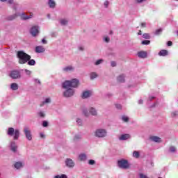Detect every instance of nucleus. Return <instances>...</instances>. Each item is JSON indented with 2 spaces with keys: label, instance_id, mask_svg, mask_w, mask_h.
Returning <instances> with one entry per match:
<instances>
[{
  "label": "nucleus",
  "instance_id": "680f3d73",
  "mask_svg": "<svg viewBox=\"0 0 178 178\" xmlns=\"http://www.w3.org/2000/svg\"><path fill=\"white\" fill-rule=\"evenodd\" d=\"M42 42L43 44H47V40H46L45 39L43 38V39L42 40Z\"/></svg>",
  "mask_w": 178,
  "mask_h": 178
},
{
  "label": "nucleus",
  "instance_id": "c85d7f7f",
  "mask_svg": "<svg viewBox=\"0 0 178 178\" xmlns=\"http://www.w3.org/2000/svg\"><path fill=\"white\" fill-rule=\"evenodd\" d=\"M168 55V51L167 50H161L159 52V56H166Z\"/></svg>",
  "mask_w": 178,
  "mask_h": 178
},
{
  "label": "nucleus",
  "instance_id": "7c9ffc66",
  "mask_svg": "<svg viewBox=\"0 0 178 178\" xmlns=\"http://www.w3.org/2000/svg\"><path fill=\"white\" fill-rule=\"evenodd\" d=\"M38 115L39 118H44L45 117V112L40 111L39 112H38Z\"/></svg>",
  "mask_w": 178,
  "mask_h": 178
},
{
  "label": "nucleus",
  "instance_id": "bb28decb",
  "mask_svg": "<svg viewBox=\"0 0 178 178\" xmlns=\"http://www.w3.org/2000/svg\"><path fill=\"white\" fill-rule=\"evenodd\" d=\"M117 80L119 83H124V74H121L118 76Z\"/></svg>",
  "mask_w": 178,
  "mask_h": 178
},
{
  "label": "nucleus",
  "instance_id": "3c124183",
  "mask_svg": "<svg viewBox=\"0 0 178 178\" xmlns=\"http://www.w3.org/2000/svg\"><path fill=\"white\" fill-rule=\"evenodd\" d=\"M115 108L117 109H122V104H115Z\"/></svg>",
  "mask_w": 178,
  "mask_h": 178
},
{
  "label": "nucleus",
  "instance_id": "ddd939ff",
  "mask_svg": "<svg viewBox=\"0 0 178 178\" xmlns=\"http://www.w3.org/2000/svg\"><path fill=\"white\" fill-rule=\"evenodd\" d=\"M65 166H67V168H74V161H73L72 159H66Z\"/></svg>",
  "mask_w": 178,
  "mask_h": 178
},
{
  "label": "nucleus",
  "instance_id": "72a5a7b5",
  "mask_svg": "<svg viewBox=\"0 0 178 178\" xmlns=\"http://www.w3.org/2000/svg\"><path fill=\"white\" fill-rule=\"evenodd\" d=\"M97 77H98V75L97 74V73L92 72L90 74V79H91V80H94V79H97Z\"/></svg>",
  "mask_w": 178,
  "mask_h": 178
},
{
  "label": "nucleus",
  "instance_id": "6e6d98bb",
  "mask_svg": "<svg viewBox=\"0 0 178 178\" xmlns=\"http://www.w3.org/2000/svg\"><path fill=\"white\" fill-rule=\"evenodd\" d=\"M172 44H173V43L172 42V41H168V42H167L168 47H172Z\"/></svg>",
  "mask_w": 178,
  "mask_h": 178
},
{
  "label": "nucleus",
  "instance_id": "7ed1b4c3",
  "mask_svg": "<svg viewBox=\"0 0 178 178\" xmlns=\"http://www.w3.org/2000/svg\"><path fill=\"white\" fill-rule=\"evenodd\" d=\"M17 56L19 59V63L20 65H24L31 59V56L24 53L23 51H19L17 54Z\"/></svg>",
  "mask_w": 178,
  "mask_h": 178
},
{
  "label": "nucleus",
  "instance_id": "423d86ee",
  "mask_svg": "<svg viewBox=\"0 0 178 178\" xmlns=\"http://www.w3.org/2000/svg\"><path fill=\"white\" fill-rule=\"evenodd\" d=\"M117 166L120 168V169H130V163L129 161L124 159H120L117 161Z\"/></svg>",
  "mask_w": 178,
  "mask_h": 178
},
{
  "label": "nucleus",
  "instance_id": "0e129e2a",
  "mask_svg": "<svg viewBox=\"0 0 178 178\" xmlns=\"http://www.w3.org/2000/svg\"><path fill=\"white\" fill-rule=\"evenodd\" d=\"M51 36L52 37H56V35L55 33H52Z\"/></svg>",
  "mask_w": 178,
  "mask_h": 178
},
{
  "label": "nucleus",
  "instance_id": "393cba45",
  "mask_svg": "<svg viewBox=\"0 0 178 178\" xmlns=\"http://www.w3.org/2000/svg\"><path fill=\"white\" fill-rule=\"evenodd\" d=\"M51 97H47L44 99V101L42 102V104H40V106H44L45 104H51Z\"/></svg>",
  "mask_w": 178,
  "mask_h": 178
},
{
  "label": "nucleus",
  "instance_id": "20e7f679",
  "mask_svg": "<svg viewBox=\"0 0 178 178\" xmlns=\"http://www.w3.org/2000/svg\"><path fill=\"white\" fill-rule=\"evenodd\" d=\"M6 133L9 137H13V140H19V137H20V130L15 129L13 127L8 128Z\"/></svg>",
  "mask_w": 178,
  "mask_h": 178
},
{
  "label": "nucleus",
  "instance_id": "13d9d810",
  "mask_svg": "<svg viewBox=\"0 0 178 178\" xmlns=\"http://www.w3.org/2000/svg\"><path fill=\"white\" fill-rule=\"evenodd\" d=\"M79 51H84V47L83 46L79 47Z\"/></svg>",
  "mask_w": 178,
  "mask_h": 178
},
{
  "label": "nucleus",
  "instance_id": "37998d69",
  "mask_svg": "<svg viewBox=\"0 0 178 178\" xmlns=\"http://www.w3.org/2000/svg\"><path fill=\"white\" fill-rule=\"evenodd\" d=\"M139 178H149V177H148V176H147V175L145 174L140 173Z\"/></svg>",
  "mask_w": 178,
  "mask_h": 178
},
{
  "label": "nucleus",
  "instance_id": "09e8293b",
  "mask_svg": "<svg viewBox=\"0 0 178 178\" xmlns=\"http://www.w3.org/2000/svg\"><path fill=\"white\" fill-rule=\"evenodd\" d=\"M42 126L44 127H48V122L47 121H43L42 122Z\"/></svg>",
  "mask_w": 178,
  "mask_h": 178
},
{
  "label": "nucleus",
  "instance_id": "e2e57ef3",
  "mask_svg": "<svg viewBox=\"0 0 178 178\" xmlns=\"http://www.w3.org/2000/svg\"><path fill=\"white\" fill-rule=\"evenodd\" d=\"M143 34V32H141V31H139L138 32V35H141Z\"/></svg>",
  "mask_w": 178,
  "mask_h": 178
},
{
  "label": "nucleus",
  "instance_id": "aec40b11",
  "mask_svg": "<svg viewBox=\"0 0 178 178\" xmlns=\"http://www.w3.org/2000/svg\"><path fill=\"white\" fill-rule=\"evenodd\" d=\"M91 97V91L86 90L82 94V98L86 99Z\"/></svg>",
  "mask_w": 178,
  "mask_h": 178
},
{
  "label": "nucleus",
  "instance_id": "c03bdc74",
  "mask_svg": "<svg viewBox=\"0 0 178 178\" xmlns=\"http://www.w3.org/2000/svg\"><path fill=\"white\" fill-rule=\"evenodd\" d=\"M104 7L106 8H108L109 7V1H104Z\"/></svg>",
  "mask_w": 178,
  "mask_h": 178
},
{
  "label": "nucleus",
  "instance_id": "a18cd8bd",
  "mask_svg": "<svg viewBox=\"0 0 178 178\" xmlns=\"http://www.w3.org/2000/svg\"><path fill=\"white\" fill-rule=\"evenodd\" d=\"M104 41H105V42H109V41H111V39H109V37L105 36L104 38Z\"/></svg>",
  "mask_w": 178,
  "mask_h": 178
},
{
  "label": "nucleus",
  "instance_id": "49530a36",
  "mask_svg": "<svg viewBox=\"0 0 178 178\" xmlns=\"http://www.w3.org/2000/svg\"><path fill=\"white\" fill-rule=\"evenodd\" d=\"M88 164L89 165H95V161L92 159H90L88 161Z\"/></svg>",
  "mask_w": 178,
  "mask_h": 178
},
{
  "label": "nucleus",
  "instance_id": "c756f323",
  "mask_svg": "<svg viewBox=\"0 0 178 178\" xmlns=\"http://www.w3.org/2000/svg\"><path fill=\"white\" fill-rule=\"evenodd\" d=\"M122 122H124L125 123H127L130 120L129 119V117L126 115H122L121 118Z\"/></svg>",
  "mask_w": 178,
  "mask_h": 178
},
{
  "label": "nucleus",
  "instance_id": "f704fd0d",
  "mask_svg": "<svg viewBox=\"0 0 178 178\" xmlns=\"http://www.w3.org/2000/svg\"><path fill=\"white\" fill-rule=\"evenodd\" d=\"M169 151L170 152H171L172 154H175V152H176V147L175 146H171L169 148Z\"/></svg>",
  "mask_w": 178,
  "mask_h": 178
},
{
  "label": "nucleus",
  "instance_id": "2f4dec72",
  "mask_svg": "<svg viewBox=\"0 0 178 178\" xmlns=\"http://www.w3.org/2000/svg\"><path fill=\"white\" fill-rule=\"evenodd\" d=\"M133 156H134V158H136V159L140 158V152H138L137 151H134Z\"/></svg>",
  "mask_w": 178,
  "mask_h": 178
},
{
  "label": "nucleus",
  "instance_id": "774afa93",
  "mask_svg": "<svg viewBox=\"0 0 178 178\" xmlns=\"http://www.w3.org/2000/svg\"><path fill=\"white\" fill-rule=\"evenodd\" d=\"M48 17H49V15H48Z\"/></svg>",
  "mask_w": 178,
  "mask_h": 178
},
{
  "label": "nucleus",
  "instance_id": "5fc2aeb1",
  "mask_svg": "<svg viewBox=\"0 0 178 178\" xmlns=\"http://www.w3.org/2000/svg\"><path fill=\"white\" fill-rule=\"evenodd\" d=\"M141 27H143V28L147 27V23H145V22L141 23Z\"/></svg>",
  "mask_w": 178,
  "mask_h": 178
},
{
  "label": "nucleus",
  "instance_id": "a878e982",
  "mask_svg": "<svg viewBox=\"0 0 178 178\" xmlns=\"http://www.w3.org/2000/svg\"><path fill=\"white\" fill-rule=\"evenodd\" d=\"M14 167L15 168V169H20V168H23V163L20 161L16 162L14 164Z\"/></svg>",
  "mask_w": 178,
  "mask_h": 178
},
{
  "label": "nucleus",
  "instance_id": "6e6552de",
  "mask_svg": "<svg viewBox=\"0 0 178 178\" xmlns=\"http://www.w3.org/2000/svg\"><path fill=\"white\" fill-rule=\"evenodd\" d=\"M9 76L11 79H13L14 80L20 79V77H22L20 71H19L17 70H14L10 71Z\"/></svg>",
  "mask_w": 178,
  "mask_h": 178
},
{
  "label": "nucleus",
  "instance_id": "864d4df0",
  "mask_svg": "<svg viewBox=\"0 0 178 178\" xmlns=\"http://www.w3.org/2000/svg\"><path fill=\"white\" fill-rule=\"evenodd\" d=\"M111 65L112 67H115V66H116V62L111 61Z\"/></svg>",
  "mask_w": 178,
  "mask_h": 178
},
{
  "label": "nucleus",
  "instance_id": "338daca9",
  "mask_svg": "<svg viewBox=\"0 0 178 178\" xmlns=\"http://www.w3.org/2000/svg\"><path fill=\"white\" fill-rule=\"evenodd\" d=\"M159 178H162V177H159Z\"/></svg>",
  "mask_w": 178,
  "mask_h": 178
},
{
  "label": "nucleus",
  "instance_id": "4468645a",
  "mask_svg": "<svg viewBox=\"0 0 178 178\" xmlns=\"http://www.w3.org/2000/svg\"><path fill=\"white\" fill-rule=\"evenodd\" d=\"M78 158L81 162H86L87 161V154L86 153H81L79 154Z\"/></svg>",
  "mask_w": 178,
  "mask_h": 178
},
{
  "label": "nucleus",
  "instance_id": "f3484780",
  "mask_svg": "<svg viewBox=\"0 0 178 178\" xmlns=\"http://www.w3.org/2000/svg\"><path fill=\"white\" fill-rule=\"evenodd\" d=\"M10 149H11V151H13V152H16L17 151V145H16V142L11 141Z\"/></svg>",
  "mask_w": 178,
  "mask_h": 178
},
{
  "label": "nucleus",
  "instance_id": "473e14b6",
  "mask_svg": "<svg viewBox=\"0 0 178 178\" xmlns=\"http://www.w3.org/2000/svg\"><path fill=\"white\" fill-rule=\"evenodd\" d=\"M81 139V135L76 134L74 137V141H79V140Z\"/></svg>",
  "mask_w": 178,
  "mask_h": 178
},
{
  "label": "nucleus",
  "instance_id": "79ce46f5",
  "mask_svg": "<svg viewBox=\"0 0 178 178\" xmlns=\"http://www.w3.org/2000/svg\"><path fill=\"white\" fill-rule=\"evenodd\" d=\"M76 123H77V124H79V126H81V124H83V121L81 120V119L77 118Z\"/></svg>",
  "mask_w": 178,
  "mask_h": 178
},
{
  "label": "nucleus",
  "instance_id": "ea45409f",
  "mask_svg": "<svg viewBox=\"0 0 178 178\" xmlns=\"http://www.w3.org/2000/svg\"><path fill=\"white\" fill-rule=\"evenodd\" d=\"M102 62H104V59H99L97 60L95 63V65L96 66H98V65H101V63H102Z\"/></svg>",
  "mask_w": 178,
  "mask_h": 178
},
{
  "label": "nucleus",
  "instance_id": "4c0bfd02",
  "mask_svg": "<svg viewBox=\"0 0 178 178\" xmlns=\"http://www.w3.org/2000/svg\"><path fill=\"white\" fill-rule=\"evenodd\" d=\"M142 45H149L151 44V41L149 40H143L141 42Z\"/></svg>",
  "mask_w": 178,
  "mask_h": 178
},
{
  "label": "nucleus",
  "instance_id": "bf43d9fd",
  "mask_svg": "<svg viewBox=\"0 0 178 178\" xmlns=\"http://www.w3.org/2000/svg\"><path fill=\"white\" fill-rule=\"evenodd\" d=\"M155 99V97H154V96L149 97V101H151L152 99Z\"/></svg>",
  "mask_w": 178,
  "mask_h": 178
},
{
  "label": "nucleus",
  "instance_id": "4d7b16f0",
  "mask_svg": "<svg viewBox=\"0 0 178 178\" xmlns=\"http://www.w3.org/2000/svg\"><path fill=\"white\" fill-rule=\"evenodd\" d=\"M143 99H139L138 102V104L139 105H143Z\"/></svg>",
  "mask_w": 178,
  "mask_h": 178
},
{
  "label": "nucleus",
  "instance_id": "e433bc0d",
  "mask_svg": "<svg viewBox=\"0 0 178 178\" xmlns=\"http://www.w3.org/2000/svg\"><path fill=\"white\" fill-rule=\"evenodd\" d=\"M163 30L162 29H156L154 32L155 35H159L162 33Z\"/></svg>",
  "mask_w": 178,
  "mask_h": 178
},
{
  "label": "nucleus",
  "instance_id": "39448f33",
  "mask_svg": "<svg viewBox=\"0 0 178 178\" xmlns=\"http://www.w3.org/2000/svg\"><path fill=\"white\" fill-rule=\"evenodd\" d=\"M108 136V131L104 128H99L95 131V136L97 138H105Z\"/></svg>",
  "mask_w": 178,
  "mask_h": 178
},
{
  "label": "nucleus",
  "instance_id": "8fccbe9b",
  "mask_svg": "<svg viewBox=\"0 0 178 178\" xmlns=\"http://www.w3.org/2000/svg\"><path fill=\"white\" fill-rule=\"evenodd\" d=\"M25 73L27 76H31V71L29 70H25Z\"/></svg>",
  "mask_w": 178,
  "mask_h": 178
},
{
  "label": "nucleus",
  "instance_id": "9b49d317",
  "mask_svg": "<svg viewBox=\"0 0 178 178\" xmlns=\"http://www.w3.org/2000/svg\"><path fill=\"white\" fill-rule=\"evenodd\" d=\"M30 33L33 37H35L38 33H40V26H33L31 27Z\"/></svg>",
  "mask_w": 178,
  "mask_h": 178
},
{
  "label": "nucleus",
  "instance_id": "6ab92c4d",
  "mask_svg": "<svg viewBox=\"0 0 178 178\" xmlns=\"http://www.w3.org/2000/svg\"><path fill=\"white\" fill-rule=\"evenodd\" d=\"M130 138L129 134H122L119 137L120 141H125V140H129Z\"/></svg>",
  "mask_w": 178,
  "mask_h": 178
},
{
  "label": "nucleus",
  "instance_id": "052dcab7",
  "mask_svg": "<svg viewBox=\"0 0 178 178\" xmlns=\"http://www.w3.org/2000/svg\"><path fill=\"white\" fill-rule=\"evenodd\" d=\"M138 3H142V2H144L145 0H136Z\"/></svg>",
  "mask_w": 178,
  "mask_h": 178
},
{
  "label": "nucleus",
  "instance_id": "a211bd4d",
  "mask_svg": "<svg viewBox=\"0 0 178 178\" xmlns=\"http://www.w3.org/2000/svg\"><path fill=\"white\" fill-rule=\"evenodd\" d=\"M138 58H142V59H145L147 56V51H141L138 52Z\"/></svg>",
  "mask_w": 178,
  "mask_h": 178
},
{
  "label": "nucleus",
  "instance_id": "f257e3e1",
  "mask_svg": "<svg viewBox=\"0 0 178 178\" xmlns=\"http://www.w3.org/2000/svg\"><path fill=\"white\" fill-rule=\"evenodd\" d=\"M80 81L77 79H73L70 81H65L62 83L63 88H77Z\"/></svg>",
  "mask_w": 178,
  "mask_h": 178
},
{
  "label": "nucleus",
  "instance_id": "f8f14e48",
  "mask_svg": "<svg viewBox=\"0 0 178 178\" xmlns=\"http://www.w3.org/2000/svg\"><path fill=\"white\" fill-rule=\"evenodd\" d=\"M0 2H8L10 5H13V9L17 10V3L15 2L14 0H0Z\"/></svg>",
  "mask_w": 178,
  "mask_h": 178
},
{
  "label": "nucleus",
  "instance_id": "c9c22d12",
  "mask_svg": "<svg viewBox=\"0 0 178 178\" xmlns=\"http://www.w3.org/2000/svg\"><path fill=\"white\" fill-rule=\"evenodd\" d=\"M143 38H145V40H149V38H151V36L149 35V33H144L143 35Z\"/></svg>",
  "mask_w": 178,
  "mask_h": 178
},
{
  "label": "nucleus",
  "instance_id": "dca6fc26",
  "mask_svg": "<svg viewBox=\"0 0 178 178\" xmlns=\"http://www.w3.org/2000/svg\"><path fill=\"white\" fill-rule=\"evenodd\" d=\"M35 52L36 54H43V52H45V48L42 46H37L35 49Z\"/></svg>",
  "mask_w": 178,
  "mask_h": 178
},
{
  "label": "nucleus",
  "instance_id": "f03ea898",
  "mask_svg": "<svg viewBox=\"0 0 178 178\" xmlns=\"http://www.w3.org/2000/svg\"><path fill=\"white\" fill-rule=\"evenodd\" d=\"M20 17L22 20H29L30 19H33V14L31 13L29 15H26L24 13H16L13 15H10L7 17V20H15L17 17Z\"/></svg>",
  "mask_w": 178,
  "mask_h": 178
},
{
  "label": "nucleus",
  "instance_id": "cd10ccee",
  "mask_svg": "<svg viewBox=\"0 0 178 178\" xmlns=\"http://www.w3.org/2000/svg\"><path fill=\"white\" fill-rule=\"evenodd\" d=\"M29 66H35V60L30 58L27 63Z\"/></svg>",
  "mask_w": 178,
  "mask_h": 178
},
{
  "label": "nucleus",
  "instance_id": "de8ad7c7",
  "mask_svg": "<svg viewBox=\"0 0 178 178\" xmlns=\"http://www.w3.org/2000/svg\"><path fill=\"white\" fill-rule=\"evenodd\" d=\"M172 118H176L177 116V111H174L171 113Z\"/></svg>",
  "mask_w": 178,
  "mask_h": 178
},
{
  "label": "nucleus",
  "instance_id": "9d476101",
  "mask_svg": "<svg viewBox=\"0 0 178 178\" xmlns=\"http://www.w3.org/2000/svg\"><path fill=\"white\" fill-rule=\"evenodd\" d=\"M24 134L26 139L29 141H31L33 140V135L31 134V131L28 127L24 128Z\"/></svg>",
  "mask_w": 178,
  "mask_h": 178
},
{
  "label": "nucleus",
  "instance_id": "4be33fe9",
  "mask_svg": "<svg viewBox=\"0 0 178 178\" xmlns=\"http://www.w3.org/2000/svg\"><path fill=\"white\" fill-rule=\"evenodd\" d=\"M67 23H69V19H67V18H63L60 19V24H61V26H66Z\"/></svg>",
  "mask_w": 178,
  "mask_h": 178
},
{
  "label": "nucleus",
  "instance_id": "1a4fd4ad",
  "mask_svg": "<svg viewBox=\"0 0 178 178\" xmlns=\"http://www.w3.org/2000/svg\"><path fill=\"white\" fill-rule=\"evenodd\" d=\"M65 91L63 92V97L65 98H70V97H73L74 95V90L71 88H64Z\"/></svg>",
  "mask_w": 178,
  "mask_h": 178
},
{
  "label": "nucleus",
  "instance_id": "0eeeda50",
  "mask_svg": "<svg viewBox=\"0 0 178 178\" xmlns=\"http://www.w3.org/2000/svg\"><path fill=\"white\" fill-rule=\"evenodd\" d=\"M82 112L84 116H86V118H88V116H90V115H92V116H97V115H98V113L97 112V109H95V108L94 107H90L89 108V112L87 108H83Z\"/></svg>",
  "mask_w": 178,
  "mask_h": 178
},
{
  "label": "nucleus",
  "instance_id": "69168bd1",
  "mask_svg": "<svg viewBox=\"0 0 178 178\" xmlns=\"http://www.w3.org/2000/svg\"><path fill=\"white\" fill-rule=\"evenodd\" d=\"M110 34H112V31H110Z\"/></svg>",
  "mask_w": 178,
  "mask_h": 178
},
{
  "label": "nucleus",
  "instance_id": "58836bf2",
  "mask_svg": "<svg viewBox=\"0 0 178 178\" xmlns=\"http://www.w3.org/2000/svg\"><path fill=\"white\" fill-rule=\"evenodd\" d=\"M54 178H67V175L63 174L61 175H56Z\"/></svg>",
  "mask_w": 178,
  "mask_h": 178
},
{
  "label": "nucleus",
  "instance_id": "2eb2a0df",
  "mask_svg": "<svg viewBox=\"0 0 178 178\" xmlns=\"http://www.w3.org/2000/svg\"><path fill=\"white\" fill-rule=\"evenodd\" d=\"M63 72H64V73H67L69 72H73V70H74V67L72 65H68L66 67H64L62 69Z\"/></svg>",
  "mask_w": 178,
  "mask_h": 178
},
{
  "label": "nucleus",
  "instance_id": "412c9836",
  "mask_svg": "<svg viewBox=\"0 0 178 178\" xmlns=\"http://www.w3.org/2000/svg\"><path fill=\"white\" fill-rule=\"evenodd\" d=\"M48 5L49 8H51V9H54V8L56 6V3H55V1L54 0H49Z\"/></svg>",
  "mask_w": 178,
  "mask_h": 178
},
{
  "label": "nucleus",
  "instance_id": "5701e85b",
  "mask_svg": "<svg viewBox=\"0 0 178 178\" xmlns=\"http://www.w3.org/2000/svg\"><path fill=\"white\" fill-rule=\"evenodd\" d=\"M10 88L13 91H16L17 90H19V85L16 83H13L10 85Z\"/></svg>",
  "mask_w": 178,
  "mask_h": 178
},
{
  "label": "nucleus",
  "instance_id": "603ef678",
  "mask_svg": "<svg viewBox=\"0 0 178 178\" xmlns=\"http://www.w3.org/2000/svg\"><path fill=\"white\" fill-rule=\"evenodd\" d=\"M40 138H45V134H44V133L41 132L40 134Z\"/></svg>",
  "mask_w": 178,
  "mask_h": 178
},
{
  "label": "nucleus",
  "instance_id": "b1692460",
  "mask_svg": "<svg viewBox=\"0 0 178 178\" xmlns=\"http://www.w3.org/2000/svg\"><path fill=\"white\" fill-rule=\"evenodd\" d=\"M150 140L154 143H161V138L158 136H151Z\"/></svg>",
  "mask_w": 178,
  "mask_h": 178
},
{
  "label": "nucleus",
  "instance_id": "a19ab883",
  "mask_svg": "<svg viewBox=\"0 0 178 178\" xmlns=\"http://www.w3.org/2000/svg\"><path fill=\"white\" fill-rule=\"evenodd\" d=\"M33 81L35 84H39V86H41V81L38 79H33Z\"/></svg>",
  "mask_w": 178,
  "mask_h": 178
}]
</instances>
